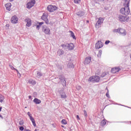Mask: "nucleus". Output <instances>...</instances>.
Masks as SVG:
<instances>
[{"label": "nucleus", "mask_w": 131, "mask_h": 131, "mask_svg": "<svg viewBox=\"0 0 131 131\" xmlns=\"http://www.w3.org/2000/svg\"><path fill=\"white\" fill-rule=\"evenodd\" d=\"M85 14V13H84V11H79L76 13V15L78 16V17L80 18H81V17H83Z\"/></svg>", "instance_id": "2eb2a0df"}, {"label": "nucleus", "mask_w": 131, "mask_h": 131, "mask_svg": "<svg viewBox=\"0 0 131 131\" xmlns=\"http://www.w3.org/2000/svg\"><path fill=\"white\" fill-rule=\"evenodd\" d=\"M100 81V77L95 75L92 76L89 78L88 82H92V83H96V82L98 83Z\"/></svg>", "instance_id": "f03ea898"}, {"label": "nucleus", "mask_w": 131, "mask_h": 131, "mask_svg": "<svg viewBox=\"0 0 131 131\" xmlns=\"http://www.w3.org/2000/svg\"><path fill=\"white\" fill-rule=\"evenodd\" d=\"M10 1V2H13V1H14V0H9Z\"/></svg>", "instance_id": "09e8293b"}, {"label": "nucleus", "mask_w": 131, "mask_h": 131, "mask_svg": "<svg viewBox=\"0 0 131 131\" xmlns=\"http://www.w3.org/2000/svg\"><path fill=\"white\" fill-rule=\"evenodd\" d=\"M42 30L45 34H51V30H50V28L46 26H44L42 27Z\"/></svg>", "instance_id": "0eeeda50"}, {"label": "nucleus", "mask_w": 131, "mask_h": 131, "mask_svg": "<svg viewBox=\"0 0 131 131\" xmlns=\"http://www.w3.org/2000/svg\"><path fill=\"white\" fill-rule=\"evenodd\" d=\"M19 125H23L24 124V121L21 120L19 122Z\"/></svg>", "instance_id": "c9c22d12"}, {"label": "nucleus", "mask_w": 131, "mask_h": 131, "mask_svg": "<svg viewBox=\"0 0 131 131\" xmlns=\"http://www.w3.org/2000/svg\"><path fill=\"white\" fill-rule=\"evenodd\" d=\"M5 100V96L4 95L0 94V103H3Z\"/></svg>", "instance_id": "393cba45"}, {"label": "nucleus", "mask_w": 131, "mask_h": 131, "mask_svg": "<svg viewBox=\"0 0 131 131\" xmlns=\"http://www.w3.org/2000/svg\"><path fill=\"white\" fill-rule=\"evenodd\" d=\"M18 20H19L18 17L16 15H14L11 18V23L12 24H17V23H18Z\"/></svg>", "instance_id": "9b49d317"}, {"label": "nucleus", "mask_w": 131, "mask_h": 131, "mask_svg": "<svg viewBox=\"0 0 131 131\" xmlns=\"http://www.w3.org/2000/svg\"><path fill=\"white\" fill-rule=\"evenodd\" d=\"M105 90H106L107 91L106 94V96L107 98H110V95H109V90H108V88L106 87Z\"/></svg>", "instance_id": "7c9ffc66"}, {"label": "nucleus", "mask_w": 131, "mask_h": 131, "mask_svg": "<svg viewBox=\"0 0 131 131\" xmlns=\"http://www.w3.org/2000/svg\"><path fill=\"white\" fill-rule=\"evenodd\" d=\"M62 124H63V125H66L67 124V121H66V120L65 119H62L61 121Z\"/></svg>", "instance_id": "2f4dec72"}, {"label": "nucleus", "mask_w": 131, "mask_h": 131, "mask_svg": "<svg viewBox=\"0 0 131 131\" xmlns=\"http://www.w3.org/2000/svg\"><path fill=\"white\" fill-rule=\"evenodd\" d=\"M28 82H29V83H30V84H32V85H35V84H36V81H35V80H32L31 79H30L28 80Z\"/></svg>", "instance_id": "6ab92c4d"}, {"label": "nucleus", "mask_w": 131, "mask_h": 131, "mask_svg": "<svg viewBox=\"0 0 131 131\" xmlns=\"http://www.w3.org/2000/svg\"><path fill=\"white\" fill-rule=\"evenodd\" d=\"M86 22L88 23V22H89V20H87Z\"/></svg>", "instance_id": "864d4df0"}, {"label": "nucleus", "mask_w": 131, "mask_h": 131, "mask_svg": "<svg viewBox=\"0 0 131 131\" xmlns=\"http://www.w3.org/2000/svg\"><path fill=\"white\" fill-rule=\"evenodd\" d=\"M55 79H58V78H55Z\"/></svg>", "instance_id": "603ef678"}, {"label": "nucleus", "mask_w": 131, "mask_h": 131, "mask_svg": "<svg viewBox=\"0 0 131 131\" xmlns=\"http://www.w3.org/2000/svg\"><path fill=\"white\" fill-rule=\"evenodd\" d=\"M92 61V58L91 57H87L85 58L84 64H90Z\"/></svg>", "instance_id": "f3484780"}, {"label": "nucleus", "mask_w": 131, "mask_h": 131, "mask_svg": "<svg viewBox=\"0 0 131 131\" xmlns=\"http://www.w3.org/2000/svg\"><path fill=\"white\" fill-rule=\"evenodd\" d=\"M35 4V1L32 0L27 3L26 8L27 9H31V8H32V7H33V6H34Z\"/></svg>", "instance_id": "9d476101"}, {"label": "nucleus", "mask_w": 131, "mask_h": 131, "mask_svg": "<svg viewBox=\"0 0 131 131\" xmlns=\"http://www.w3.org/2000/svg\"><path fill=\"white\" fill-rule=\"evenodd\" d=\"M60 47H62L63 49H66V48H67L69 51H72V50L74 49V44H73V43H64L61 45Z\"/></svg>", "instance_id": "7ed1b4c3"}, {"label": "nucleus", "mask_w": 131, "mask_h": 131, "mask_svg": "<svg viewBox=\"0 0 131 131\" xmlns=\"http://www.w3.org/2000/svg\"><path fill=\"white\" fill-rule=\"evenodd\" d=\"M76 118H77V120H80V118H79V116H78V115L76 116Z\"/></svg>", "instance_id": "79ce46f5"}, {"label": "nucleus", "mask_w": 131, "mask_h": 131, "mask_svg": "<svg viewBox=\"0 0 131 131\" xmlns=\"http://www.w3.org/2000/svg\"><path fill=\"white\" fill-rule=\"evenodd\" d=\"M9 67H10L12 70H15V71L17 72V73H19V71H18V70H17L16 69H15V68H14V67H13L12 65L10 64Z\"/></svg>", "instance_id": "cd10ccee"}, {"label": "nucleus", "mask_w": 131, "mask_h": 131, "mask_svg": "<svg viewBox=\"0 0 131 131\" xmlns=\"http://www.w3.org/2000/svg\"><path fill=\"white\" fill-rule=\"evenodd\" d=\"M0 117L2 118V119H4V117H3V116L2 115H0Z\"/></svg>", "instance_id": "c03bdc74"}, {"label": "nucleus", "mask_w": 131, "mask_h": 131, "mask_svg": "<svg viewBox=\"0 0 131 131\" xmlns=\"http://www.w3.org/2000/svg\"><path fill=\"white\" fill-rule=\"evenodd\" d=\"M12 6V5L11 4V3H8L5 4V7L6 8V9L8 11H11V7Z\"/></svg>", "instance_id": "aec40b11"}, {"label": "nucleus", "mask_w": 131, "mask_h": 131, "mask_svg": "<svg viewBox=\"0 0 131 131\" xmlns=\"http://www.w3.org/2000/svg\"><path fill=\"white\" fill-rule=\"evenodd\" d=\"M81 1V0H74V3H75V4H80Z\"/></svg>", "instance_id": "72a5a7b5"}, {"label": "nucleus", "mask_w": 131, "mask_h": 131, "mask_svg": "<svg viewBox=\"0 0 131 131\" xmlns=\"http://www.w3.org/2000/svg\"><path fill=\"white\" fill-rule=\"evenodd\" d=\"M119 33L122 35V36H125V35H126V31L123 29L120 28Z\"/></svg>", "instance_id": "dca6fc26"}, {"label": "nucleus", "mask_w": 131, "mask_h": 131, "mask_svg": "<svg viewBox=\"0 0 131 131\" xmlns=\"http://www.w3.org/2000/svg\"><path fill=\"white\" fill-rule=\"evenodd\" d=\"M76 89L77 90H80V89H81V86H80V85H77L76 86Z\"/></svg>", "instance_id": "a19ab883"}, {"label": "nucleus", "mask_w": 131, "mask_h": 131, "mask_svg": "<svg viewBox=\"0 0 131 131\" xmlns=\"http://www.w3.org/2000/svg\"><path fill=\"white\" fill-rule=\"evenodd\" d=\"M101 48H103V42L101 41H98L96 44H95V48L98 49H101Z\"/></svg>", "instance_id": "ddd939ff"}, {"label": "nucleus", "mask_w": 131, "mask_h": 131, "mask_svg": "<svg viewBox=\"0 0 131 131\" xmlns=\"http://www.w3.org/2000/svg\"><path fill=\"white\" fill-rule=\"evenodd\" d=\"M24 131H31V130H29V129H25L24 130Z\"/></svg>", "instance_id": "37998d69"}, {"label": "nucleus", "mask_w": 131, "mask_h": 131, "mask_svg": "<svg viewBox=\"0 0 131 131\" xmlns=\"http://www.w3.org/2000/svg\"><path fill=\"white\" fill-rule=\"evenodd\" d=\"M101 55H102V50H99L98 52V54H97V57H98V58H101Z\"/></svg>", "instance_id": "c85d7f7f"}, {"label": "nucleus", "mask_w": 131, "mask_h": 131, "mask_svg": "<svg viewBox=\"0 0 131 131\" xmlns=\"http://www.w3.org/2000/svg\"><path fill=\"white\" fill-rule=\"evenodd\" d=\"M30 119L31 121L32 122L33 125L34 126H36V124H35V120H34V118H33V117H32L30 118Z\"/></svg>", "instance_id": "5701e85b"}, {"label": "nucleus", "mask_w": 131, "mask_h": 131, "mask_svg": "<svg viewBox=\"0 0 131 131\" xmlns=\"http://www.w3.org/2000/svg\"><path fill=\"white\" fill-rule=\"evenodd\" d=\"M58 93L60 95L61 99H66V98H67L64 88H62L58 89Z\"/></svg>", "instance_id": "20e7f679"}, {"label": "nucleus", "mask_w": 131, "mask_h": 131, "mask_svg": "<svg viewBox=\"0 0 131 131\" xmlns=\"http://www.w3.org/2000/svg\"><path fill=\"white\" fill-rule=\"evenodd\" d=\"M106 123V122L105 120H102L101 122V124L102 126H104V125H105Z\"/></svg>", "instance_id": "473e14b6"}, {"label": "nucleus", "mask_w": 131, "mask_h": 131, "mask_svg": "<svg viewBox=\"0 0 131 131\" xmlns=\"http://www.w3.org/2000/svg\"><path fill=\"white\" fill-rule=\"evenodd\" d=\"M130 58L131 59V54L129 55Z\"/></svg>", "instance_id": "8fccbe9b"}, {"label": "nucleus", "mask_w": 131, "mask_h": 131, "mask_svg": "<svg viewBox=\"0 0 131 131\" xmlns=\"http://www.w3.org/2000/svg\"><path fill=\"white\" fill-rule=\"evenodd\" d=\"M32 97L31 96H29V99H31Z\"/></svg>", "instance_id": "49530a36"}, {"label": "nucleus", "mask_w": 131, "mask_h": 131, "mask_svg": "<svg viewBox=\"0 0 131 131\" xmlns=\"http://www.w3.org/2000/svg\"><path fill=\"white\" fill-rule=\"evenodd\" d=\"M57 9H58V7H57V6L54 5H49L47 7V10L48 12H50V13L55 12V11H56Z\"/></svg>", "instance_id": "423d86ee"}, {"label": "nucleus", "mask_w": 131, "mask_h": 131, "mask_svg": "<svg viewBox=\"0 0 131 131\" xmlns=\"http://www.w3.org/2000/svg\"><path fill=\"white\" fill-rule=\"evenodd\" d=\"M2 111V107H0V112Z\"/></svg>", "instance_id": "de8ad7c7"}, {"label": "nucleus", "mask_w": 131, "mask_h": 131, "mask_svg": "<svg viewBox=\"0 0 131 131\" xmlns=\"http://www.w3.org/2000/svg\"><path fill=\"white\" fill-rule=\"evenodd\" d=\"M105 0H98L99 2H104Z\"/></svg>", "instance_id": "a18cd8bd"}, {"label": "nucleus", "mask_w": 131, "mask_h": 131, "mask_svg": "<svg viewBox=\"0 0 131 131\" xmlns=\"http://www.w3.org/2000/svg\"><path fill=\"white\" fill-rule=\"evenodd\" d=\"M61 127H64V126L63 125H61Z\"/></svg>", "instance_id": "3c124183"}, {"label": "nucleus", "mask_w": 131, "mask_h": 131, "mask_svg": "<svg viewBox=\"0 0 131 131\" xmlns=\"http://www.w3.org/2000/svg\"><path fill=\"white\" fill-rule=\"evenodd\" d=\"M59 79L61 81L63 86H66V80H65V77L62 75H59Z\"/></svg>", "instance_id": "6e6552de"}, {"label": "nucleus", "mask_w": 131, "mask_h": 131, "mask_svg": "<svg viewBox=\"0 0 131 131\" xmlns=\"http://www.w3.org/2000/svg\"><path fill=\"white\" fill-rule=\"evenodd\" d=\"M71 33V37L73 38V39H76V37H75V35H74V33L72 32V31H70Z\"/></svg>", "instance_id": "a878e982"}, {"label": "nucleus", "mask_w": 131, "mask_h": 131, "mask_svg": "<svg viewBox=\"0 0 131 131\" xmlns=\"http://www.w3.org/2000/svg\"><path fill=\"white\" fill-rule=\"evenodd\" d=\"M33 102L37 104H40V103H41V101L37 98H35L33 100Z\"/></svg>", "instance_id": "4be33fe9"}, {"label": "nucleus", "mask_w": 131, "mask_h": 131, "mask_svg": "<svg viewBox=\"0 0 131 131\" xmlns=\"http://www.w3.org/2000/svg\"><path fill=\"white\" fill-rule=\"evenodd\" d=\"M41 19H42V20L45 21V22L46 24H49V19H48V15H47V14L43 13V14L41 17Z\"/></svg>", "instance_id": "f8f14e48"}, {"label": "nucleus", "mask_w": 131, "mask_h": 131, "mask_svg": "<svg viewBox=\"0 0 131 131\" xmlns=\"http://www.w3.org/2000/svg\"><path fill=\"white\" fill-rule=\"evenodd\" d=\"M19 130H21V131L24 130V127L23 126H20L19 127Z\"/></svg>", "instance_id": "ea45409f"}, {"label": "nucleus", "mask_w": 131, "mask_h": 131, "mask_svg": "<svg viewBox=\"0 0 131 131\" xmlns=\"http://www.w3.org/2000/svg\"><path fill=\"white\" fill-rule=\"evenodd\" d=\"M43 24V22H40L38 23V25H37L36 29L37 30H39V27L42 26V25Z\"/></svg>", "instance_id": "bb28decb"}, {"label": "nucleus", "mask_w": 131, "mask_h": 131, "mask_svg": "<svg viewBox=\"0 0 131 131\" xmlns=\"http://www.w3.org/2000/svg\"><path fill=\"white\" fill-rule=\"evenodd\" d=\"M118 19L120 22H127L128 18L127 16H124L122 15H119Z\"/></svg>", "instance_id": "1a4fd4ad"}, {"label": "nucleus", "mask_w": 131, "mask_h": 131, "mask_svg": "<svg viewBox=\"0 0 131 131\" xmlns=\"http://www.w3.org/2000/svg\"><path fill=\"white\" fill-rule=\"evenodd\" d=\"M101 77H105V76H106V73H103L101 75Z\"/></svg>", "instance_id": "4c0bfd02"}, {"label": "nucleus", "mask_w": 131, "mask_h": 131, "mask_svg": "<svg viewBox=\"0 0 131 131\" xmlns=\"http://www.w3.org/2000/svg\"><path fill=\"white\" fill-rule=\"evenodd\" d=\"M83 112H84V116L85 117V118H86V117H88V113L86 112L85 110H84Z\"/></svg>", "instance_id": "f704fd0d"}, {"label": "nucleus", "mask_w": 131, "mask_h": 131, "mask_svg": "<svg viewBox=\"0 0 131 131\" xmlns=\"http://www.w3.org/2000/svg\"><path fill=\"white\" fill-rule=\"evenodd\" d=\"M105 45H108L109 43H110V40H107L105 41Z\"/></svg>", "instance_id": "58836bf2"}, {"label": "nucleus", "mask_w": 131, "mask_h": 131, "mask_svg": "<svg viewBox=\"0 0 131 131\" xmlns=\"http://www.w3.org/2000/svg\"><path fill=\"white\" fill-rule=\"evenodd\" d=\"M120 28H119V29H115L113 30V32H115V33H119V31H120Z\"/></svg>", "instance_id": "c756f323"}, {"label": "nucleus", "mask_w": 131, "mask_h": 131, "mask_svg": "<svg viewBox=\"0 0 131 131\" xmlns=\"http://www.w3.org/2000/svg\"><path fill=\"white\" fill-rule=\"evenodd\" d=\"M42 76V73L40 72H37V74L36 75V77H37V78H39L40 77H41V76Z\"/></svg>", "instance_id": "b1692460"}, {"label": "nucleus", "mask_w": 131, "mask_h": 131, "mask_svg": "<svg viewBox=\"0 0 131 131\" xmlns=\"http://www.w3.org/2000/svg\"><path fill=\"white\" fill-rule=\"evenodd\" d=\"M57 55L58 56H62V55H64V51L62 49H59L57 51Z\"/></svg>", "instance_id": "412c9836"}, {"label": "nucleus", "mask_w": 131, "mask_h": 131, "mask_svg": "<svg viewBox=\"0 0 131 131\" xmlns=\"http://www.w3.org/2000/svg\"><path fill=\"white\" fill-rule=\"evenodd\" d=\"M103 22H104V18L103 17H99L95 25L96 28H100L102 24H103Z\"/></svg>", "instance_id": "39448f33"}, {"label": "nucleus", "mask_w": 131, "mask_h": 131, "mask_svg": "<svg viewBox=\"0 0 131 131\" xmlns=\"http://www.w3.org/2000/svg\"><path fill=\"white\" fill-rule=\"evenodd\" d=\"M119 71H120V68H115L111 70L112 73L114 74L116 73L117 72H119Z\"/></svg>", "instance_id": "a211bd4d"}, {"label": "nucleus", "mask_w": 131, "mask_h": 131, "mask_svg": "<svg viewBox=\"0 0 131 131\" xmlns=\"http://www.w3.org/2000/svg\"><path fill=\"white\" fill-rule=\"evenodd\" d=\"M27 114H28V116L29 117V118H31V117H32V115H31V114H30V112H28L27 113Z\"/></svg>", "instance_id": "e433bc0d"}, {"label": "nucleus", "mask_w": 131, "mask_h": 131, "mask_svg": "<svg viewBox=\"0 0 131 131\" xmlns=\"http://www.w3.org/2000/svg\"><path fill=\"white\" fill-rule=\"evenodd\" d=\"M25 22L27 23L26 26H27V27H30V26H31L32 23H31V19H30V18H26L25 19Z\"/></svg>", "instance_id": "4468645a"}, {"label": "nucleus", "mask_w": 131, "mask_h": 131, "mask_svg": "<svg viewBox=\"0 0 131 131\" xmlns=\"http://www.w3.org/2000/svg\"><path fill=\"white\" fill-rule=\"evenodd\" d=\"M125 8H122L120 9V12L122 15H125V16H128L129 15V13H130V11L129 10V2H127V0H125Z\"/></svg>", "instance_id": "f257e3e1"}]
</instances>
